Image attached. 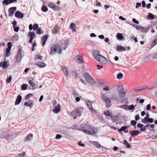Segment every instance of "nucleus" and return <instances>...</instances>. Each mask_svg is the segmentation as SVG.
Returning <instances> with one entry per match:
<instances>
[{
	"mask_svg": "<svg viewBox=\"0 0 157 157\" xmlns=\"http://www.w3.org/2000/svg\"><path fill=\"white\" fill-rule=\"evenodd\" d=\"M59 28L58 27V25L56 26L53 29L52 31V33H54L55 34H57L59 31Z\"/></svg>",
	"mask_w": 157,
	"mask_h": 157,
	"instance_id": "nucleus-27",
	"label": "nucleus"
},
{
	"mask_svg": "<svg viewBox=\"0 0 157 157\" xmlns=\"http://www.w3.org/2000/svg\"><path fill=\"white\" fill-rule=\"evenodd\" d=\"M52 9L55 10L59 11L60 10V8L59 7L54 4V6H53V7H52Z\"/></svg>",
	"mask_w": 157,
	"mask_h": 157,
	"instance_id": "nucleus-34",
	"label": "nucleus"
},
{
	"mask_svg": "<svg viewBox=\"0 0 157 157\" xmlns=\"http://www.w3.org/2000/svg\"><path fill=\"white\" fill-rule=\"evenodd\" d=\"M102 100L105 102L107 107H109L111 105V101L110 98L105 94H102L101 96Z\"/></svg>",
	"mask_w": 157,
	"mask_h": 157,
	"instance_id": "nucleus-4",
	"label": "nucleus"
},
{
	"mask_svg": "<svg viewBox=\"0 0 157 157\" xmlns=\"http://www.w3.org/2000/svg\"><path fill=\"white\" fill-rule=\"evenodd\" d=\"M33 94H29L27 95L25 97V100H27L30 97V96H33Z\"/></svg>",
	"mask_w": 157,
	"mask_h": 157,
	"instance_id": "nucleus-46",
	"label": "nucleus"
},
{
	"mask_svg": "<svg viewBox=\"0 0 157 157\" xmlns=\"http://www.w3.org/2000/svg\"><path fill=\"white\" fill-rule=\"evenodd\" d=\"M63 71L64 73V75L67 77H68V71L67 67H65L63 68Z\"/></svg>",
	"mask_w": 157,
	"mask_h": 157,
	"instance_id": "nucleus-22",
	"label": "nucleus"
},
{
	"mask_svg": "<svg viewBox=\"0 0 157 157\" xmlns=\"http://www.w3.org/2000/svg\"><path fill=\"white\" fill-rule=\"evenodd\" d=\"M48 38V36L47 35L43 36V38L41 39V40L42 41V45L43 46L45 44Z\"/></svg>",
	"mask_w": 157,
	"mask_h": 157,
	"instance_id": "nucleus-18",
	"label": "nucleus"
},
{
	"mask_svg": "<svg viewBox=\"0 0 157 157\" xmlns=\"http://www.w3.org/2000/svg\"><path fill=\"white\" fill-rule=\"evenodd\" d=\"M128 128V126H127L125 125L124 126L122 127L120 129H119L118 130V131L119 132H121V131H124L126 129V128Z\"/></svg>",
	"mask_w": 157,
	"mask_h": 157,
	"instance_id": "nucleus-28",
	"label": "nucleus"
},
{
	"mask_svg": "<svg viewBox=\"0 0 157 157\" xmlns=\"http://www.w3.org/2000/svg\"><path fill=\"white\" fill-rule=\"evenodd\" d=\"M62 137V136L61 135L58 134L56 135V139H60V138H61Z\"/></svg>",
	"mask_w": 157,
	"mask_h": 157,
	"instance_id": "nucleus-55",
	"label": "nucleus"
},
{
	"mask_svg": "<svg viewBox=\"0 0 157 157\" xmlns=\"http://www.w3.org/2000/svg\"><path fill=\"white\" fill-rule=\"evenodd\" d=\"M78 144L79 146L82 147H84L85 146V145L84 144L81 143V141L79 142Z\"/></svg>",
	"mask_w": 157,
	"mask_h": 157,
	"instance_id": "nucleus-58",
	"label": "nucleus"
},
{
	"mask_svg": "<svg viewBox=\"0 0 157 157\" xmlns=\"http://www.w3.org/2000/svg\"><path fill=\"white\" fill-rule=\"evenodd\" d=\"M22 100V97L20 95H19L16 99L15 102V105H18L21 102Z\"/></svg>",
	"mask_w": 157,
	"mask_h": 157,
	"instance_id": "nucleus-16",
	"label": "nucleus"
},
{
	"mask_svg": "<svg viewBox=\"0 0 157 157\" xmlns=\"http://www.w3.org/2000/svg\"><path fill=\"white\" fill-rule=\"evenodd\" d=\"M121 103H123L124 101L126 102V103L127 104L128 103V99L124 97L123 99H122L121 100Z\"/></svg>",
	"mask_w": 157,
	"mask_h": 157,
	"instance_id": "nucleus-44",
	"label": "nucleus"
},
{
	"mask_svg": "<svg viewBox=\"0 0 157 157\" xmlns=\"http://www.w3.org/2000/svg\"><path fill=\"white\" fill-rule=\"evenodd\" d=\"M28 86V85L27 84H23L21 86V89L23 90H25L27 89Z\"/></svg>",
	"mask_w": 157,
	"mask_h": 157,
	"instance_id": "nucleus-38",
	"label": "nucleus"
},
{
	"mask_svg": "<svg viewBox=\"0 0 157 157\" xmlns=\"http://www.w3.org/2000/svg\"><path fill=\"white\" fill-rule=\"evenodd\" d=\"M92 144H94V146L97 148H100V147L104 148V147L103 146H101L100 144H99V143H98L97 142L92 141Z\"/></svg>",
	"mask_w": 157,
	"mask_h": 157,
	"instance_id": "nucleus-20",
	"label": "nucleus"
},
{
	"mask_svg": "<svg viewBox=\"0 0 157 157\" xmlns=\"http://www.w3.org/2000/svg\"><path fill=\"white\" fill-rule=\"evenodd\" d=\"M136 28L137 29L140 30L141 31L142 29H143V27L138 25H136Z\"/></svg>",
	"mask_w": 157,
	"mask_h": 157,
	"instance_id": "nucleus-51",
	"label": "nucleus"
},
{
	"mask_svg": "<svg viewBox=\"0 0 157 157\" xmlns=\"http://www.w3.org/2000/svg\"><path fill=\"white\" fill-rule=\"evenodd\" d=\"M81 112L79 109H76L73 111L71 113L72 116H73L75 115V116L73 117L74 119H75L77 118V117H79L80 116Z\"/></svg>",
	"mask_w": 157,
	"mask_h": 157,
	"instance_id": "nucleus-8",
	"label": "nucleus"
},
{
	"mask_svg": "<svg viewBox=\"0 0 157 157\" xmlns=\"http://www.w3.org/2000/svg\"><path fill=\"white\" fill-rule=\"evenodd\" d=\"M139 114H136L135 116V119L136 121H137L140 119Z\"/></svg>",
	"mask_w": 157,
	"mask_h": 157,
	"instance_id": "nucleus-52",
	"label": "nucleus"
},
{
	"mask_svg": "<svg viewBox=\"0 0 157 157\" xmlns=\"http://www.w3.org/2000/svg\"><path fill=\"white\" fill-rule=\"evenodd\" d=\"M137 124V122L135 120H132L131 121L130 124L133 126H135Z\"/></svg>",
	"mask_w": 157,
	"mask_h": 157,
	"instance_id": "nucleus-49",
	"label": "nucleus"
},
{
	"mask_svg": "<svg viewBox=\"0 0 157 157\" xmlns=\"http://www.w3.org/2000/svg\"><path fill=\"white\" fill-rule=\"evenodd\" d=\"M12 43L11 42H9L7 44L8 48H7L6 53V56L8 57L10 55V51L12 47Z\"/></svg>",
	"mask_w": 157,
	"mask_h": 157,
	"instance_id": "nucleus-10",
	"label": "nucleus"
},
{
	"mask_svg": "<svg viewBox=\"0 0 157 157\" xmlns=\"http://www.w3.org/2000/svg\"><path fill=\"white\" fill-rule=\"evenodd\" d=\"M14 28V31L16 32H17L19 29V27H13Z\"/></svg>",
	"mask_w": 157,
	"mask_h": 157,
	"instance_id": "nucleus-60",
	"label": "nucleus"
},
{
	"mask_svg": "<svg viewBox=\"0 0 157 157\" xmlns=\"http://www.w3.org/2000/svg\"><path fill=\"white\" fill-rule=\"evenodd\" d=\"M135 108V106L134 105L132 104L129 106H128V110H132L134 109Z\"/></svg>",
	"mask_w": 157,
	"mask_h": 157,
	"instance_id": "nucleus-40",
	"label": "nucleus"
},
{
	"mask_svg": "<svg viewBox=\"0 0 157 157\" xmlns=\"http://www.w3.org/2000/svg\"><path fill=\"white\" fill-rule=\"evenodd\" d=\"M153 59H157V53L155 54H154L152 56Z\"/></svg>",
	"mask_w": 157,
	"mask_h": 157,
	"instance_id": "nucleus-64",
	"label": "nucleus"
},
{
	"mask_svg": "<svg viewBox=\"0 0 157 157\" xmlns=\"http://www.w3.org/2000/svg\"><path fill=\"white\" fill-rule=\"evenodd\" d=\"M15 17L19 18H22L23 17L24 15L23 13H21L19 11H17L15 14Z\"/></svg>",
	"mask_w": 157,
	"mask_h": 157,
	"instance_id": "nucleus-14",
	"label": "nucleus"
},
{
	"mask_svg": "<svg viewBox=\"0 0 157 157\" xmlns=\"http://www.w3.org/2000/svg\"><path fill=\"white\" fill-rule=\"evenodd\" d=\"M150 29L149 28H146L144 27H143V29H142V32H144L145 33H146Z\"/></svg>",
	"mask_w": 157,
	"mask_h": 157,
	"instance_id": "nucleus-48",
	"label": "nucleus"
},
{
	"mask_svg": "<svg viewBox=\"0 0 157 157\" xmlns=\"http://www.w3.org/2000/svg\"><path fill=\"white\" fill-rule=\"evenodd\" d=\"M41 10L44 12H46L48 11V9L47 6H43L41 7Z\"/></svg>",
	"mask_w": 157,
	"mask_h": 157,
	"instance_id": "nucleus-37",
	"label": "nucleus"
},
{
	"mask_svg": "<svg viewBox=\"0 0 157 157\" xmlns=\"http://www.w3.org/2000/svg\"><path fill=\"white\" fill-rule=\"evenodd\" d=\"M12 78V76H9V77L7 78L6 81V83H10L11 80Z\"/></svg>",
	"mask_w": 157,
	"mask_h": 157,
	"instance_id": "nucleus-43",
	"label": "nucleus"
},
{
	"mask_svg": "<svg viewBox=\"0 0 157 157\" xmlns=\"http://www.w3.org/2000/svg\"><path fill=\"white\" fill-rule=\"evenodd\" d=\"M154 120L153 118H148V122H149L150 123H151L153 122Z\"/></svg>",
	"mask_w": 157,
	"mask_h": 157,
	"instance_id": "nucleus-59",
	"label": "nucleus"
},
{
	"mask_svg": "<svg viewBox=\"0 0 157 157\" xmlns=\"http://www.w3.org/2000/svg\"><path fill=\"white\" fill-rule=\"evenodd\" d=\"M133 22L136 24H139V21L136 20L135 18H133L132 20Z\"/></svg>",
	"mask_w": 157,
	"mask_h": 157,
	"instance_id": "nucleus-61",
	"label": "nucleus"
},
{
	"mask_svg": "<svg viewBox=\"0 0 157 157\" xmlns=\"http://www.w3.org/2000/svg\"><path fill=\"white\" fill-rule=\"evenodd\" d=\"M8 67V65L7 62H4L3 63H2V68L5 69L6 68H7Z\"/></svg>",
	"mask_w": 157,
	"mask_h": 157,
	"instance_id": "nucleus-36",
	"label": "nucleus"
},
{
	"mask_svg": "<svg viewBox=\"0 0 157 157\" xmlns=\"http://www.w3.org/2000/svg\"><path fill=\"white\" fill-rule=\"evenodd\" d=\"M144 126V125L140 123H138L137 125V127L138 128H142V127Z\"/></svg>",
	"mask_w": 157,
	"mask_h": 157,
	"instance_id": "nucleus-62",
	"label": "nucleus"
},
{
	"mask_svg": "<svg viewBox=\"0 0 157 157\" xmlns=\"http://www.w3.org/2000/svg\"><path fill=\"white\" fill-rule=\"evenodd\" d=\"M117 37L118 40H121L123 38V36L121 33H118L117 34Z\"/></svg>",
	"mask_w": 157,
	"mask_h": 157,
	"instance_id": "nucleus-25",
	"label": "nucleus"
},
{
	"mask_svg": "<svg viewBox=\"0 0 157 157\" xmlns=\"http://www.w3.org/2000/svg\"><path fill=\"white\" fill-rule=\"evenodd\" d=\"M151 105L150 104H148L147 105L146 109L148 110H150L151 109Z\"/></svg>",
	"mask_w": 157,
	"mask_h": 157,
	"instance_id": "nucleus-63",
	"label": "nucleus"
},
{
	"mask_svg": "<svg viewBox=\"0 0 157 157\" xmlns=\"http://www.w3.org/2000/svg\"><path fill=\"white\" fill-rule=\"evenodd\" d=\"M37 65L41 67H44L46 66V64L42 62H38L36 64Z\"/></svg>",
	"mask_w": 157,
	"mask_h": 157,
	"instance_id": "nucleus-23",
	"label": "nucleus"
},
{
	"mask_svg": "<svg viewBox=\"0 0 157 157\" xmlns=\"http://www.w3.org/2000/svg\"><path fill=\"white\" fill-rule=\"evenodd\" d=\"M146 129V127L145 126H143L140 129V132H143L145 131Z\"/></svg>",
	"mask_w": 157,
	"mask_h": 157,
	"instance_id": "nucleus-57",
	"label": "nucleus"
},
{
	"mask_svg": "<svg viewBox=\"0 0 157 157\" xmlns=\"http://www.w3.org/2000/svg\"><path fill=\"white\" fill-rule=\"evenodd\" d=\"M116 49L117 51H124L125 50L126 48L122 46H119L116 47Z\"/></svg>",
	"mask_w": 157,
	"mask_h": 157,
	"instance_id": "nucleus-21",
	"label": "nucleus"
},
{
	"mask_svg": "<svg viewBox=\"0 0 157 157\" xmlns=\"http://www.w3.org/2000/svg\"><path fill=\"white\" fill-rule=\"evenodd\" d=\"M74 59L78 63H82L84 62L82 57L80 55H78L75 56L74 58Z\"/></svg>",
	"mask_w": 157,
	"mask_h": 157,
	"instance_id": "nucleus-6",
	"label": "nucleus"
},
{
	"mask_svg": "<svg viewBox=\"0 0 157 157\" xmlns=\"http://www.w3.org/2000/svg\"><path fill=\"white\" fill-rule=\"evenodd\" d=\"M141 133V132H139L138 130H131L129 132L132 137L136 136Z\"/></svg>",
	"mask_w": 157,
	"mask_h": 157,
	"instance_id": "nucleus-12",
	"label": "nucleus"
},
{
	"mask_svg": "<svg viewBox=\"0 0 157 157\" xmlns=\"http://www.w3.org/2000/svg\"><path fill=\"white\" fill-rule=\"evenodd\" d=\"M80 130L88 134L91 135L96 132L93 128L89 125H86L84 128H82Z\"/></svg>",
	"mask_w": 157,
	"mask_h": 157,
	"instance_id": "nucleus-2",
	"label": "nucleus"
},
{
	"mask_svg": "<svg viewBox=\"0 0 157 157\" xmlns=\"http://www.w3.org/2000/svg\"><path fill=\"white\" fill-rule=\"evenodd\" d=\"M128 105L126 103L125 105H120L119 107L122 109H123L125 110H128Z\"/></svg>",
	"mask_w": 157,
	"mask_h": 157,
	"instance_id": "nucleus-33",
	"label": "nucleus"
},
{
	"mask_svg": "<svg viewBox=\"0 0 157 157\" xmlns=\"http://www.w3.org/2000/svg\"><path fill=\"white\" fill-rule=\"evenodd\" d=\"M20 57H21V52H17V55L16 56V58L17 59V61H18L17 59H18L19 58H20Z\"/></svg>",
	"mask_w": 157,
	"mask_h": 157,
	"instance_id": "nucleus-50",
	"label": "nucleus"
},
{
	"mask_svg": "<svg viewBox=\"0 0 157 157\" xmlns=\"http://www.w3.org/2000/svg\"><path fill=\"white\" fill-rule=\"evenodd\" d=\"M76 26V25L74 23H71L70 26V28L73 31L76 32V30L75 28V27Z\"/></svg>",
	"mask_w": 157,
	"mask_h": 157,
	"instance_id": "nucleus-26",
	"label": "nucleus"
},
{
	"mask_svg": "<svg viewBox=\"0 0 157 157\" xmlns=\"http://www.w3.org/2000/svg\"><path fill=\"white\" fill-rule=\"evenodd\" d=\"M124 144L128 148H129L131 147L130 145L128 144L127 141L125 140H124Z\"/></svg>",
	"mask_w": 157,
	"mask_h": 157,
	"instance_id": "nucleus-35",
	"label": "nucleus"
},
{
	"mask_svg": "<svg viewBox=\"0 0 157 157\" xmlns=\"http://www.w3.org/2000/svg\"><path fill=\"white\" fill-rule=\"evenodd\" d=\"M147 17L148 19H154L155 17L153 14L150 13H148Z\"/></svg>",
	"mask_w": 157,
	"mask_h": 157,
	"instance_id": "nucleus-32",
	"label": "nucleus"
},
{
	"mask_svg": "<svg viewBox=\"0 0 157 157\" xmlns=\"http://www.w3.org/2000/svg\"><path fill=\"white\" fill-rule=\"evenodd\" d=\"M60 106L59 104H58L55 106V109L53 110V112L55 113H58L60 111Z\"/></svg>",
	"mask_w": 157,
	"mask_h": 157,
	"instance_id": "nucleus-17",
	"label": "nucleus"
},
{
	"mask_svg": "<svg viewBox=\"0 0 157 157\" xmlns=\"http://www.w3.org/2000/svg\"><path fill=\"white\" fill-rule=\"evenodd\" d=\"M33 79L32 78V80H30L29 81V83L32 87V89L34 90L35 89L36 87H37V85L34 82H33Z\"/></svg>",
	"mask_w": 157,
	"mask_h": 157,
	"instance_id": "nucleus-15",
	"label": "nucleus"
},
{
	"mask_svg": "<svg viewBox=\"0 0 157 157\" xmlns=\"http://www.w3.org/2000/svg\"><path fill=\"white\" fill-rule=\"evenodd\" d=\"M62 42L61 46L63 50H65L68 45V39L64 40L62 41Z\"/></svg>",
	"mask_w": 157,
	"mask_h": 157,
	"instance_id": "nucleus-9",
	"label": "nucleus"
},
{
	"mask_svg": "<svg viewBox=\"0 0 157 157\" xmlns=\"http://www.w3.org/2000/svg\"><path fill=\"white\" fill-rule=\"evenodd\" d=\"M28 102L29 104V107L30 108L32 107L33 105L34 104V101L32 100H29Z\"/></svg>",
	"mask_w": 157,
	"mask_h": 157,
	"instance_id": "nucleus-42",
	"label": "nucleus"
},
{
	"mask_svg": "<svg viewBox=\"0 0 157 157\" xmlns=\"http://www.w3.org/2000/svg\"><path fill=\"white\" fill-rule=\"evenodd\" d=\"M148 119H147V118H144L142 120V122L144 124H146L148 123Z\"/></svg>",
	"mask_w": 157,
	"mask_h": 157,
	"instance_id": "nucleus-47",
	"label": "nucleus"
},
{
	"mask_svg": "<svg viewBox=\"0 0 157 157\" xmlns=\"http://www.w3.org/2000/svg\"><path fill=\"white\" fill-rule=\"evenodd\" d=\"M86 103L88 106L89 109L91 111V112L94 115H96L97 112L95 109H93L91 102L90 101H86Z\"/></svg>",
	"mask_w": 157,
	"mask_h": 157,
	"instance_id": "nucleus-7",
	"label": "nucleus"
},
{
	"mask_svg": "<svg viewBox=\"0 0 157 157\" xmlns=\"http://www.w3.org/2000/svg\"><path fill=\"white\" fill-rule=\"evenodd\" d=\"M123 77V75L121 73H119L117 75V78L119 79H122Z\"/></svg>",
	"mask_w": 157,
	"mask_h": 157,
	"instance_id": "nucleus-41",
	"label": "nucleus"
},
{
	"mask_svg": "<svg viewBox=\"0 0 157 157\" xmlns=\"http://www.w3.org/2000/svg\"><path fill=\"white\" fill-rule=\"evenodd\" d=\"M33 137V135L32 134H29L26 137L25 139V141H27L30 140Z\"/></svg>",
	"mask_w": 157,
	"mask_h": 157,
	"instance_id": "nucleus-24",
	"label": "nucleus"
},
{
	"mask_svg": "<svg viewBox=\"0 0 157 157\" xmlns=\"http://www.w3.org/2000/svg\"><path fill=\"white\" fill-rule=\"evenodd\" d=\"M26 155V153L25 152H23L22 153H19V155L20 157H22Z\"/></svg>",
	"mask_w": 157,
	"mask_h": 157,
	"instance_id": "nucleus-53",
	"label": "nucleus"
},
{
	"mask_svg": "<svg viewBox=\"0 0 157 157\" xmlns=\"http://www.w3.org/2000/svg\"><path fill=\"white\" fill-rule=\"evenodd\" d=\"M93 54L95 59L101 64L105 63L107 59L100 54V52L98 50H94Z\"/></svg>",
	"mask_w": 157,
	"mask_h": 157,
	"instance_id": "nucleus-1",
	"label": "nucleus"
},
{
	"mask_svg": "<svg viewBox=\"0 0 157 157\" xmlns=\"http://www.w3.org/2000/svg\"><path fill=\"white\" fill-rule=\"evenodd\" d=\"M39 28V26L38 24H34L33 25V29L34 30H37Z\"/></svg>",
	"mask_w": 157,
	"mask_h": 157,
	"instance_id": "nucleus-39",
	"label": "nucleus"
},
{
	"mask_svg": "<svg viewBox=\"0 0 157 157\" xmlns=\"http://www.w3.org/2000/svg\"><path fill=\"white\" fill-rule=\"evenodd\" d=\"M58 50V52L59 54H61L62 52V49L60 46L58 45H54L50 48L51 52L50 54L54 55L56 53L57 50Z\"/></svg>",
	"mask_w": 157,
	"mask_h": 157,
	"instance_id": "nucleus-3",
	"label": "nucleus"
},
{
	"mask_svg": "<svg viewBox=\"0 0 157 157\" xmlns=\"http://www.w3.org/2000/svg\"><path fill=\"white\" fill-rule=\"evenodd\" d=\"M10 0H4L2 2V4L3 5H8L10 4Z\"/></svg>",
	"mask_w": 157,
	"mask_h": 157,
	"instance_id": "nucleus-29",
	"label": "nucleus"
},
{
	"mask_svg": "<svg viewBox=\"0 0 157 157\" xmlns=\"http://www.w3.org/2000/svg\"><path fill=\"white\" fill-rule=\"evenodd\" d=\"M83 76L86 81L92 84L95 83L94 80L88 73L86 72L84 73L83 74Z\"/></svg>",
	"mask_w": 157,
	"mask_h": 157,
	"instance_id": "nucleus-5",
	"label": "nucleus"
},
{
	"mask_svg": "<svg viewBox=\"0 0 157 157\" xmlns=\"http://www.w3.org/2000/svg\"><path fill=\"white\" fill-rule=\"evenodd\" d=\"M119 90V93L120 94H121L120 96L121 97H123L126 95V92L123 87H118Z\"/></svg>",
	"mask_w": 157,
	"mask_h": 157,
	"instance_id": "nucleus-13",
	"label": "nucleus"
},
{
	"mask_svg": "<svg viewBox=\"0 0 157 157\" xmlns=\"http://www.w3.org/2000/svg\"><path fill=\"white\" fill-rule=\"evenodd\" d=\"M44 33V31L43 30H41V28H39L36 31L37 34L40 35Z\"/></svg>",
	"mask_w": 157,
	"mask_h": 157,
	"instance_id": "nucleus-31",
	"label": "nucleus"
},
{
	"mask_svg": "<svg viewBox=\"0 0 157 157\" xmlns=\"http://www.w3.org/2000/svg\"><path fill=\"white\" fill-rule=\"evenodd\" d=\"M16 10L17 8L16 7H12L9 8V16L10 17L12 16Z\"/></svg>",
	"mask_w": 157,
	"mask_h": 157,
	"instance_id": "nucleus-11",
	"label": "nucleus"
},
{
	"mask_svg": "<svg viewBox=\"0 0 157 157\" xmlns=\"http://www.w3.org/2000/svg\"><path fill=\"white\" fill-rule=\"evenodd\" d=\"M35 35L36 33L33 32H31L30 31L28 33V36L33 39L36 37V36Z\"/></svg>",
	"mask_w": 157,
	"mask_h": 157,
	"instance_id": "nucleus-19",
	"label": "nucleus"
},
{
	"mask_svg": "<svg viewBox=\"0 0 157 157\" xmlns=\"http://www.w3.org/2000/svg\"><path fill=\"white\" fill-rule=\"evenodd\" d=\"M141 6V3L140 2H137L136 3V8H137Z\"/></svg>",
	"mask_w": 157,
	"mask_h": 157,
	"instance_id": "nucleus-54",
	"label": "nucleus"
},
{
	"mask_svg": "<svg viewBox=\"0 0 157 157\" xmlns=\"http://www.w3.org/2000/svg\"><path fill=\"white\" fill-rule=\"evenodd\" d=\"M157 44V38L154 40L151 43V45L152 47L154 46Z\"/></svg>",
	"mask_w": 157,
	"mask_h": 157,
	"instance_id": "nucleus-45",
	"label": "nucleus"
},
{
	"mask_svg": "<svg viewBox=\"0 0 157 157\" xmlns=\"http://www.w3.org/2000/svg\"><path fill=\"white\" fill-rule=\"evenodd\" d=\"M118 116H115L112 117L111 119L113 122L116 123L118 122Z\"/></svg>",
	"mask_w": 157,
	"mask_h": 157,
	"instance_id": "nucleus-30",
	"label": "nucleus"
},
{
	"mask_svg": "<svg viewBox=\"0 0 157 157\" xmlns=\"http://www.w3.org/2000/svg\"><path fill=\"white\" fill-rule=\"evenodd\" d=\"M110 88L109 87L107 86H105V87L103 88V90L106 91H108L109 90Z\"/></svg>",
	"mask_w": 157,
	"mask_h": 157,
	"instance_id": "nucleus-56",
	"label": "nucleus"
}]
</instances>
